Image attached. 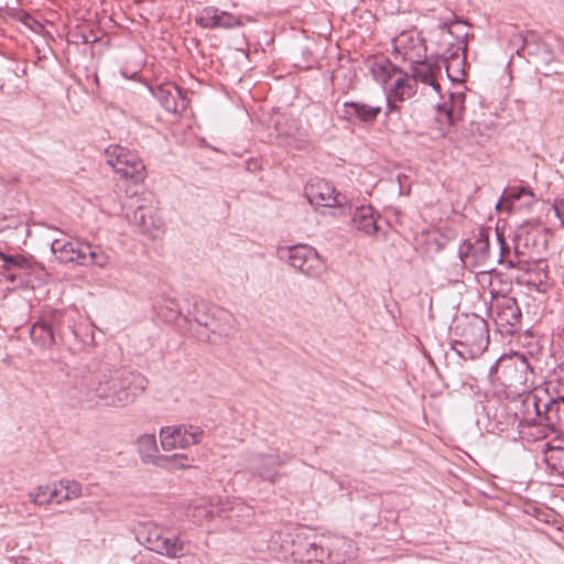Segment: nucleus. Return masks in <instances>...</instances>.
<instances>
[{"mask_svg":"<svg viewBox=\"0 0 564 564\" xmlns=\"http://www.w3.org/2000/svg\"><path fill=\"white\" fill-rule=\"evenodd\" d=\"M78 384L82 401L120 408L132 403L145 390L148 379L127 368H100L84 376Z\"/></svg>","mask_w":564,"mask_h":564,"instance_id":"obj_1","label":"nucleus"},{"mask_svg":"<svg viewBox=\"0 0 564 564\" xmlns=\"http://www.w3.org/2000/svg\"><path fill=\"white\" fill-rule=\"evenodd\" d=\"M454 334L456 338L453 343V349L464 359H474L488 347V324L478 315H471L459 321L454 327Z\"/></svg>","mask_w":564,"mask_h":564,"instance_id":"obj_2","label":"nucleus"},{"mask_svg":"<svg viewBox=\"0 0 564 564\" xmlns=\"http://www.w3.org/2000/svg\"><path fill=\"white\" fill-rule=\"evenodd\" d=\"M51 250L63 263L106 268L110 260L101 246L83 240L68 241L56 238L51 243Z\"/></svg>","mask_w":564,"mask_h":564,"instance_id":"obj_3","label":"nucleus"},{"mask_svg":"<svg viewBox=\"0 0 564 564\" xmlns=\"http://www.w3.org/2000/svg\"><path fill=\"white\" fill-rule=\"evenodd\" d=\"M321 535L308 534L304 528H293L284 538V554L293 562H319Z\"/></svg>","mask_w":564,"mask_h":564,"instance_id":"obj_4","label":"nucleus"},{"mask_svg":"<svg viewBox=\"0 0 564 564\" xmlns=\"http://www.w3.org/2000/svg\"><path fill=\"white\" fill-rule=\"evenodd\" d=\"M106 161L121 177L134 183L144 180L145 165L137 153L119 144H111L105 150Z\"/></svg>","mask_w":564,"mask_h":564,"instance_id":"obj_5","label":"nucleus"},{"mask_svg":"<svg viewBox=\"0 0 564 564\" xmlns=\"http://www.w3.org/2000/svg\"><path fill=\"white\" fill-rule=\"evenodd\" d=\"M517 54L532 61L536 66H549L555 58L551 46L535 31L521 32L512 36Z\"/></svg>","mask_w":564,"mask_h":564,"instance_id":"obj_6","label":"nucleus"},{"mask_svg":"<svg viewBox=\"0 0 564 564\" xmlns=\"http://www.w3.org/2000/svg\"><path fill=\"white\" fill-rule=\"evenodd\" d=\"M458 256L465 267H484L490 257L489 229L480 228L465 239L458 248Z\"/></svg>","mask_w":564,"mask_h":564,"instance_id":"obj_7","label":"nucleus"},{"mask_svg":"<svg viewBox=\"0 0 564 564\" xmlns=\"http://www.w3.org/2000/svg\"><path fill=\"white\" fill-rule=\"evenodd\" d=\"M205 432L192 424L164 426L160 431L161 446L164 451L187 448L202 443Z\"/></svg>","mask_w":564,"mask_h":564,"instance_id":"obj_8","label":"nucleus"},{"mask_svg":"<svg viewBox=\"0 0 564 564\" xmlns=\"http://www.w3.org/2000/svg\"><path fill=\"white\" fill-rule=\"evenodd\" d=\"M445 67L446 74L448 78H453L451 75V69L453 67V62H448L441 56H431L430 58H425L423 61L415 59L411 62V72L410 76L415 80V85L417 82L430 85L436 93L441 91V85L438 84V77L442 75V68Z\"/></svg>","mask_w":564,"mask_h":564,"instance_id":"obj_9","label":"nucleus"},{"mask_svg":"<svg viewBox=\"0 0 564 564\" xmlns=\"http://www.w3.org/2000/svg\"><path fill=\"white\" fill-rule=\"evenodd\" d=\"M138 452L143 463H152L158 467L180 469L188 466L183 463L188 460L185 454L159 455L156 438L153 434H144L138 438Z\"/></svg>","mask_w":564,"mask_h":564,"instance_id":"obj_10","label":"nucleus"},{"mask_svg":"<svg viewBox=\"0 0 564 564\" xmlns=\"http://www.w3.org/2000/svg\"><path fill=\"white\" fill-rule=\"evenodd\" d=\"M288 263L294 270L310 278L319 276L325 264L317 251L308 245H295L288 248Z\"/></svg>","mask_w":564,"mask_h":564,"instance_id":"obj_11","label":"nucleus"},{"mask_svg":"<svg viewBox=\"0 0 564 564\" xmlns=\"http://www.w3.org/2000/svg\"><path fill=\"white\" fill-rule=\"evenodd\" d=\"M63 325V314L52 311L37 319L30 329L32 343L41 349H51L56 345Z\"/></svg>","mask_w":564,"mask_h":564,"instance_id":"obj_12","label":"nucleus"},{"mask_svg":"<svg viewBox=\"0 0 564 564\" xmlns=\"http://www.w3.org/2000/svg\"><path fill=\"white\" fill-rule=\"evenodd\" d=\"M319 563L344 564L356 556L351 540L341 535H321Z\"/></svg>","mask_w":564,"mask_h":564,"instance_id":"obj_13","label":"nucleus"},{"mask_svg":"<svg viewBox=\"0 0 564 564\" xmlns=\"http://www.w3.org/2000/svg\"><path fill=\"white\" fill-rule=\"evenodd\" d=\"M495 324L501 334L513 335L519 330L522 318L521 308L513 296L500 295L495 297Z\"/></svg>","mask_w":564,"mask_h":564,"instance_id":"obj_14","label":"nucleus"},{"mask_svg":"<svg viewBox=\"0 0 564 564\" xmlns=\"http://www.w3.org/2000/svg\"><path fill=\"white\" fill-rule=\"evenodd\" d=\"M144 543L149 550L172 558L181 557L186 553V544L180 536L158 527L149 530Z\"/></svg>","mask_w":564,"mask_h":564,"instance_id":"obj_15","label":"nucleus"},{"mask_svg":"<svg viewBox=\"0 0 564 564\" xmlns=\"http://www.w3.org/2000/svg\"><path fill=\"white\" fill-rule=\"evenodd\" d=\"M530 365L525 357L520 355L502 356L490 368V373L501 372L499 379L508 387L524 384L528 379Z\"/></svg>","mask_w":564,"mask_h":564,"instance_id":"obj_16","label":"nucleus"},{"mask_svg":"<svg viewBox=\"0 0 564 564\" xmlns=\"http://www.w3.org/2000/svg\"><path fill=\"white\" fill-rule=\"evenodd\" d=\"M305 197L312 206L343 207L347 203L344 194L337 193L335 187L325 180H316L305 186Z\"/></svg>","mask_w":564,"mask_h":564,"instance_id":"obj_17","label":"nucleus"},{"mask_svg":"<svg viewBox=\"0 0 564 564\" xmlns=\"http://www.w3.org/2000/svg\"><path fill=\"white\" fill-rule=\"evenodd\" d=\"M533 408L535 410L539 424L544 423L551 432L564 435V397L550 400L544 404V411L542 414L536 397L534 395Z\"/></svg>","mask_w":564,"mask_h":564,"instance_id":"obj_18","label":"nucleus"},{"mask_svg":"<svg viewBox=\"0 0 564 564\" xmlns=\"http://www.w3.org/2000/svg\"><path fill=\"white\" fill-rule=\"evenodd\" d=\"M153 96L160 105L169 112H183L188 106L186 91L174 83H164L152 88Z\"/></svg>","mask_w":564,"mask_h":564,"instance_id":"obj_19","label":"nucleus"},{"mask_svg":"<svg viewBox=\"0 0 564 564\" xmlns=\"http://www.w3.org/2000/svg\"><path fill=\"white\" fill-rule=\"evenodd\" d=\"M415 80L408 73L400 72L387 94L388 113L399 112L398 102H403L416 94Z\"/></svg>","mask_w":564,"mask_h":564,"instance_id":"obj_20","label":"nucleus"},{"mask_svg":"<svg viewBox=\"0 0 564 564\" xmlns=\"http://www.w3.org/2000/svg\"><path fill=\"white\" fill-rule=\"evenodd\" d=\"M195 22L203 29H234L242 25L240 18L213 6L203 8Z\"/></svg>","mask_w":564,"mask_h":564,"instance_id":"obj_21","label":"nucleus"},{"mask_svg":"<svg viewBox=\"0 0 564 564\" xmlns=\"http://www.w3.org/2000/svg\"><path fill=\"white\" fill-rule=\"evenodd\" d=\"M380 112V106H370L358 101H345L341 118L348 122L359 120L364 123H373Z\"/></svg>","mask_w":564,"mask_h":564,"instance_id":"obj_22","label":"nucleus"},{"mask_svg":"<svg viewBox=\"0 0 564 564\" xmlns=\"http://www.w3.org/2000/svg\"><path fill=\"white\" fill-rule=\"evenodd\" d=\"M351 223L354 227L367 235H373L378 231L379 227L373 217V208L371 206L355 207L354 210L349 208Z\"/></svg>","mask_w":564,"mask_h":564,"instance_id":"obj_23","label":"nucleus"},{"mask_svg":"<svg viewBox=\"0 0 564 564\" xmlns=\"http://www.w3.org/2000/svg\"><path fill=\"white\" fill-rule=\"evenodd\" d=\"M188 318L195 321L198 325L204 326L206 328L215 332V318L209 313V306L204 301H195L192 305V308L187 311Z\"/></svg>","mask_w":564,"mask_h":564,"instance_id":"obj_24","label":"nucleus"},{"mask_svg":"<svg viewBox=\"0 0 564 564\" xmlns=\"http://www.w3.org/2000/svg\"><path fill=\"white\" fill-rule=\"evenodd\" d=\"M440 111H444L447 120L451 124H454L458 120L465 109V94L464 93H451L449 94V106L445 102L442 106H437Z\"/></svg>","mask_w":564,"mask_h":564,"instance_id":"obj_25","label":"nucleus"},{"mask_svg":"<svg viewBox=\"0 0 564 564\" xmlns=\"http://www.w3.org/2000/svg\"><path fill=\"white\" fill-rule=\"evenodd\" d=\"M544 462L553 473L564 475V447L549 445L544 451Z\"/></svg>","mask_w":564,"mask_h":564,"instance_id":"obj_26","label":"nucleus"},{"mask_svg":"<svg viewBox=\"0 0 564 564\" xmlns=\"http://www.w3.org/2000/svg\"><path fill=\"white\" fill-rule=\"evenodd\" d=\"M0 259L3 261L2 269L10 271L12 269L32 271L33 265L31 259L23 254H8L0 251Z\"/></svg>","mask_w":564,"mask_h":564,"instance_id":"obj_27","label":"nucleus"},{"mask_svg":"<svg viewBox=\"0 0 564 564\" xmlns=\"http://www.w3.org/2000/svg\"><path fill=\"white\" fill-rule=\"evenodd\" d=\"M402 72L399 67L390 61L377 62L372 65V73L377 82L386 85L393 76Z\"/></svg>","mask_w":564,"mask_h":564,"instance_id":"obj_28","label":"nucleus"},{"mask_svg":"<svg viewBox=\"0 0 564 564\" xmlns=\"http://www.w3.org/2000/svg\"><path fill=\"white\" fill-rule=\"evenodd\" d=\"M289 58L293 63V66L299 69H307L312 67V54L306 45L291 47L289 51Z\"/></svg>","mask_w":564,"mask_h":564,"instance_id":"obj_29","label":"nucleus"},{"mask_svg":"<svg viewBox=\"0 0 564 564\" xmlns=\"http://www.w3.org/2000/svg\"><path fill=\"white\" fill-rule=\"evenodd\" d=\"M398 46H402L405 50H415L417 48V57H421V51L425 52V46L423 44V40L420 36L413 37V34L403 32L399 35L397 39ZM405 55L409 54L408 51L404 53Z\"/></svg>","mask_w":564,"mask_h":564,"instance_id":"obj_30","label":"nucleus"},{"mask_svg":"<svg viewBox=\"0 0 564 564\" xmlns=\"http://www.w3.org/2000/svg\"><path fill=\"white\" fill-rule=\"evenodd\" d=\"M465 51V47L457 46L456 51L449 52L447 51L446 55L441 56L442 58H445L448 62H453V67L451 69V75L453 78L452 80H457L458 76L463 73V65L465 61V55L463 56L459 54V51Z\"/></svg>","mask_w":564,"mask_h":564,"instance_id":"obj_31","label":"nucleus"},{"mask_svg":"<svg viewBox=\"0 0 564 564\" xmlns=\"http://www.w3.org/2000/svg\"><path fill=\"white\" fill-rule=\"evenodd\" d=\"M58 486L64 489V495L61 499L66 501L79 498L83 494L82 484L76 480L61 479Z\"/></svg>","mask_w":564,"mask_h":564,"instance_id":"obj_32","label":"nucleus"},{"mask_svg":"<svg viewBox=\"0 0 564 564\" xmlns=\"http://www.w3.org/2000/svg\"><path fill=\"white\" fill-rule=\"evenodd\" d=\"M507 200H518L524 196H528L530 199L527 203L528 205L533 204L536 198L535 194L530 187L527 186H512L505 191Z\"/></svg>","mask_w":564,"mask_h":564,"instance_id":"obj_33","label":"nucleus"},{"mask_svg":"<svg viewBox=\"0 0 564 564\" xmlns=\"http://www.w3.org/2000/svg\"><path fill=\"white\" fill-rule=\"evenodd\" d=\"M50 485H41L29 494L30 500L36 506L48 505Z\"/></svg>","mask_w":564,"mask_h":564,"instance_id":"obj_34","label":"nucleus"},{"mask_svg":"<svg viewBox=\"0 0 564 564\" xmlns=\"http://www.w3.org/2000/svg\"><path fill=\"white\" fill-rule=\"evenodd\" d=\"M131 221L137 225L142 231H148L150 226L154 225V219L148 216L142 208H138L132 217Z\"/></svg>","mask_w":564,"mask_h":564,"instance_id":"obj_35","label":"nucleus"},{"mask_svg":"<svg viewBox=\"0 0 564 564\" xmlns=\"http://www.w3.org/2000/svg\"><path fill=\"white\" fill-rule=\"evenodd\" d=\"M64 489H62L58 484L57 485H54V487L52 488L50 486V495H48V503L55 501L56 503H61L63 501H65L64 499H61V497L64 495Z\"/></svg>","mask_w":564,"mask_h":564,"instance_id":"obj_36","label":"nucleus"},{"mask_svg":"<svg viewBox=\"0 0 564 564\" xmlns=\"http://www.w3.org/2000/svg\"><path fill=\"white\" fill-rule=\"evenodd\" d=\"M555 216L560 219L561 225L564 226V197L555 198L553 203Z\"/></svg>","mask_w":564,"mask_h":564,"instance_id":"obj_37","label":"nucleus"},{"mask_svg":"<svg viewBox=\"0 0 564 564\" xmlns=\"http://www.w3.org/2000/svg\"><path fill=\"white\" fill-rule=\"evenodd\" d=\"M459 22H462V21L459 20V18L453 13V18H452V19H449V20H446V21L442 22V23L438 25V28H440L442 31H445V32H447V33L452 34V30H451V29H452L453 24H455V23H459Z\"/></svg>","mask_w":564,"mask_h":564,"instance_id":"obj_38","label":"nucleus"},{"mask_svg":"<svg viewBox=\"0 0 564 564\" xmlns=\"http://www.w3.org/2000/svg\"><path fill=\"white\" fill-rule=\"evenodd\" d=\"M497 238H498V240L500 242V256L503 257L505 252L508 250V246L505 242L502 234L497 231Z\"/></svg>","mask_w":564,"mask_h":564,"instance_id":"obj_39","label":"nucleus"},{"mask_svg":"<svg viewBox=\"0 0 564 564\" xmlns=\"http://www.w3.org/2000/svg\"><path fill=\"white\" fill-rule=\"evenodd\" d=\"M73 36L76 37V40H74V42H76V43H88L89 42L88 36L85 34H73Z\"/></svg>","mask_w":564,"mask_h":564,"instance_id":"obj_40","label":"nucleus"},{"mask_svg":"<svg viewBox=\"0 0 564 564\" xmlns=\"http://www.w3.org/2000/svg\"><path fill=\"white\" fill-rule=\"evenodd\" d=\"M169 310H170L171 312H174V313H175V315H180V314H181V308H180L178 304H176V303H175V302H173V301L171 302V306H169Z\"/></svg>","mask_w":564,"mask_h":564,"instance_id":"obj_41","label":"nucleus"},{"mask_svg":"<svg viewBox=\"0 0 564 564\" xmlns=\"http://www.w3.org/2000/svg\"><path fill=\"white\" fill-rule=\"evenodd\" d=\"M13 564H33L30 558L28 557H19L17 558Z\"/></svg>","mask_w":564,"mask_h":564,"instance_id":"obj_42","label":"nucleus"},{"mask_svg":"<svg viewBox=\"0 0 564 564\" xmlns=\"http://www.w3.org/2000/svg\"><path fill=\"white\" fill-rule=\"evenodd\" d=\"M6 280L13 283L17 280V275L14 273H8Z\"/></svg>","mask_w":564,"mask_h":564,"instance_id":"obj_43","label":"nucleus"},{"mask_svg":"<svg viewBox=\"0 0 564 564\" xmlns=\"http://www.w3.org/2000/svg\"><path fill=\"white\" fill-rule=\"evenodd\" d=\"M261 475L264 478H270L271 480H273V477H274L275 474H269L267 471H263V473H261Z\"/></svg>","mask_w":564,"mask_h":564,"instance_id":"obj_44","label":"nucleus"},{"mask_svg":"<svg viewBox=\"0 0 564 564\" xmlns=\"http://www.w3.org/2000/svg\"><path fill=\"white\" fill-rule=\"evenodd\" d=\"M28 19H29V20H32V21H33V22H34V23H35L40 29H42V28H43V25H42L40 22H37V21L33 20L31 17H28Z\"/></svg>","mask_w":564,"mask_h":564,"instance_id":"obj_45","label":"nucleus"}]
</instances>
